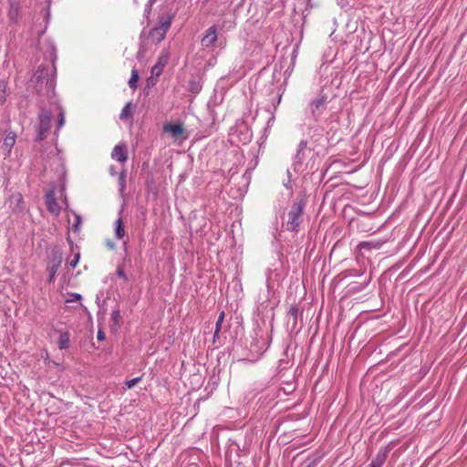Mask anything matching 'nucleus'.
Here are the masks:
<instances>
[{"label":"nucleus","instance_id":"obj_43","mask_svg":"<svg viewBox=\"0 0 467 467\" xmlns=\"http://www.w3.org/2000/svg\"><path fill=\"white\" fill-rule=\"evenodd\" d=\"M280 101H281V95H278V97H277V99H276V102H275V103H274V105H273V106H274V110H275V109H276V108H277V106L279 105Z\"/></svg>","mask_w":467,"mask_h":467},{"label":"nucleus","instance_id":"obj_30","mask_svg":"<svg viewBox=\"0 0 467 467\" xmlns=\"http://www.w3.org/2000/svg\"><path fill=\"white\" fill-rule=\"evenodd\" d=\"M225 314L223 311L220 312L216 323H215V328H217V331H221L223 323L224 321Z\"/></svg>","mask_w":467,"mask_h":467},{"label":"nucleus","instance_id":"obj_48","mask_svg":"<svg viewBox=\"0 0 467 467\" xmlns=\"http://www.w3.org/2000/svg\"><path fill=\"white\" fill-rule=\"evenodd\" d=\"M263 393H265V395H269L270 390L268 389H264Z\"/></svg>","mask_w":467,"mask_h":467},{"label":"nucleus","instance_id":"obj_17","mask_svg":"<svg viewBox=\"0 0 467 467\" xmlns=\"http://www.w3.org/2000/svg\"><path fill=\"white\" fill-rule=\"evenodd\" d=\"M16 134L14 131H9L6 133L4 141H3V149L6 150L8 153L13 149L16 143Z\"/></svg>","mask_w":467,"mask_h":467},{"label":"nucleus","instance_id":"obj_6","mask_svg":"<svg viewBox=\"0 0 467 467\" xmlns=\"http://www.w3.org/2000/svg\"><path fill=\"white\" fill-rule=\"evenodd\" d=\"M310 150H311L307 147V140H302L293 157L292 168L294 171L300 172L302 171L304 161L306 159L307 153H309Z\"/></svg>","mask_w":467,"mask_h":467},{"label":"nucleus","instance_id":"obj_22","mask_svg":"<svg viewBox=\"0 0 467 467\" xmlns=\"http://www.w3.org/2000/svg\"><path fill=\"white\" fill-rule=\"evenodd\" d=\"M170 58V52L168 49H163L160 56L158 57L157 63H159V66L165 67L169 61Z\"/></svg>","mask_w":467,"mask_h":467},{"label":"nucleus","instance_id":"obj_50","mask_svg":"<svg viewBox=\"0 0 467 467\" xmlns=\"http://www.w3.org/2000/svg\"><path fill=\"white\" fill-rule=\"evenodd\" d=\"M137 2H138V0H134V3H135V4H138Z\"/></svg>","mask_w":467,"mask_h":467},{"label":"nucleus","instance_id":"obj_37","mask_svg":"<svg viewBox=\"0 0 467 467\" xmlns=\"http://www.w3.org/2000/svg\"><path fill=\"white\" fill-rule=\"evenodd\" d=\"M116 274L118 276L121 277L125 282L129 280L127 275L125 274L124 270L121 267H118Z\"/></svg>","mask_w":467,"mask_h":467},{"label":"nucleus","instance_id":"obj_9","mask_svg":"<svg viewBox=\"0 0 467 467\" xmlns=\"http://www.w3.org/2000/svg\"><path fill=\"white\" fill-rule=\"evenodd\" d=\"M287 326L291 327L292 330L301 327L303 319V310L297 305H291L289 306Z\"/></svg>","mask_w":467,"mask_h":467},{"label":"nucleus","instance_id":"obj_26","mask_svg":"<svg viewBox=\"0 0 467 467\" xmlns=\"http://www.w3.org/2000/svg\"><path fill=\"white\" fill-rule=\"evenodd\" d=\"M213 344L215 346V348H218L223 344V340L220 337V331H217V328H214Z\"/></svg>","mask_w":467,"mask_h":467},{"label":"nucleus","instance_id":"obj_5","mask_svg":"<svg viewBox=\"0 0 467 467\" xmlns=\"http://www.w3.org/2000/svg\"><path fill=\"white\" fill-rule=\"evenodd\" d=\"M53 113L51 110L47 109L43 107H40L39 112L37 115V128H36V141H42L47 138V133L50 130L51 128V119H52Z\"/></svg>","mask_w":467,"mask_h":467},{"label":"nucleus","instance_id":"obj_19","mask_svg":"<svg viewBox=\"0 0 467 467\" xmlns=\"http://www.w3.org/2000/svg\"><path fill=\"white\" fill-rule=\"evenodd\" d=\"M370 278H368L366 282L362 284H358L357 282H352L348 285V291L351 293H358L363 291L369 284Z\"/></svg>","mask_w":467,"mask_h":467},{"label":"nucleus","instance_id":"obj_39","mask_svg":"<svg viewBox=\"0 0 467 467\" xmlns=\"http://www.w3.org/2000/svg\"><path fill=\"white\" fill-rule=\"evenodd\" d=\"M190 90H191V92L197 93V92L200 91V88H199L198 85L194 81H192L191 82Z\"/></svg>","mask_w":467,"mask_h":467},{"label":"nucleus","instance_id":"obj_45","mask_svg":"<svg viewBox=\"0 0 467 467\" xmlns=\"http://www.w3.org/2000/svg\"><path fill=\"white\" fill-rule=\"evenodd\" d=\"M145 36H146V31H145V29H143L141 31V33H140V38L141 41H142L143 37H145Z\"/></svg>","mask_w":467,"mask_h":467},{"label":"nucleus","instance_id":"obj_29","mask_svg":"<svg viewBox=\"0 0 467 467\" xmlns=\"http://www.w3.org/2000/svg\"><path fill=\"white\" fill-rule=\"evenodd\" d=\"M119 190L121 192L124 191V189L126 187V173H125V171H122L119 174Z\"/></svg>","mask_w":467,"mask_h":467},{"label":"nucleus","instance_id":"obj_4","mask_svg":"<svg viewBox=\"0 0 467 467\" xmlns=\"http://www.w3.org/2000/svg\"><path fill=\"white\" fill-rule=\"evenodd\" d=\"M328 102L329 99L327 94L321 91L317 98L312 99L308 102L306 113L309 114L314 121L317 122L327 109Z\"/></svg>","mask_w":467,"mask_h":467},{"label":"nucleus","instance_id":"obj_21","mask_svg":"<svg viewBox=\"0 0 467 467\" xmlns=\"http://www.w3.org/2000/svg\"><path fill=\"white\" fill-rule=\"evenodd\" d=\"M139 72L136 68H133L131 71V76L129 79V86L132 89H136L138 87V81H139Z\"/></svg>","mask_w":467,"mask_h":467},{"label":"nucleus","instance_id":"obj_27","mask_svg":"<svg viewBox=\"0 0 467 467\" xmlns=\"http://www.w3.org/2000/svg\"><path fill=\"white\" fill-rule=\"evenodd\" d=\"M64 124H65V112L61 108H59L57 126V130L55 131V134H57V132L63 127Z\"/></svg>","mask_w":467,"mask_h":467},{"label":"nucleus","instance_id":"obj_16","mask_svg":"<svg viewBox=\"0 0 467 467\" xmlns=\"http://www.w3.org/2000/svg\"><path fill=\"white\" fill-rule=\"evenodd\" d=\"M163 130L175 139L182 135L184 131L183 126L179 123H166L163 126Z\"/></svg>","mask_w":467,"mask_h":467},{"label":"nucleus","instance_id":"obj_49","mask_svg":"<svg viewBox=\"0 0 467 467\" xmlns=\"http://www.w3.org/2000/svg\"><path fill=\"white\" fill-rule=\"evenodd\" d=\"M306 467H313L312 464L307 465Z\"/></svg>","mask_w":467,"mask_h":467},{"label":"nucleus","instance_id":"obj_31","mask_svg":"<svg viewBox=\"0 0 467 467\" xmlns=\"http://www.w3.org/2000/svg\"><path fill=\"white\" fill-rule=\"evenodd\" d=\"M142 379L141 377H136L134 379H131L130 380H127L125 382V386L127 387V389H132L136 384H138L139 382H140Z\"/></svg>","mask_w":467,"mask_h":467},{"label":"nucleus","instance_id":"obj_24","mask_svg":"<svg viewBox=\"0 0 467 467\" xmlns=\"http://www.w3.org/2000/svg\"><path fill=\"white\" fill-rule=\"evenodd\" d=\"M130 106H131V103L129 102L127 103L124 108L122 109L120 114H119V119H126L127 118H130L131 117V112H130Z\"/></svg>","mask_w":467,"mask_h":467},{"label":"nucleus","instance_id":"obj_32","mask_svg":"<svg viewBox=\"0 0 467 467\" xmlns=\"http://www.w3.org/2000/svg\"><path fill=\"white\" fill-rule=\"evenodd\" d=\"M79 299H81L80 294L71 293V294H69L68 298L66 300V302L70 303V302H75Z\"/></svg>","mask_w":467,"mask_h":467},{"label":"nucleus","instance_id":"obj_18","mask_svg":"<svg viewBox=\"0 0 467 467\" xmlns=\"http://www.w3.org/2000/svg\"><path fill=\"white\" fill-rule=\"evenodd\" d=\"M57 346L59 349H67L70 347V334L68 331L60 332Z\"/></svg>","mask_w":467,"mask_h":467},{"label":"nucleus","instance_id":"obj_41","mask_svg":"<svg viewBox=\"0 0 467 467\" xmlns=\"http://www.w3.org/2000/svg\"><path fill=\"white\" fill-rule=\"evenodd\" d=\"M6 101V92L2 93L0 92V105H4Z\"/></svg>","mask_w":467,"mask_h":467},{"label":"nucleus","instance_id":"obj_33","mask_svg":"<svg viewBox=\"0 0 467 467\" xmlns=\"http://www.w3.org/2000/svg\"><path fill=\"white\" fill-rule=\"evenodd\" d=\"M120 318V311L119 309H115L111 312V320L114 323H118Z\"/></svg>","mask_w":467,"mask_h":467},{"label":"nucleus","instance_id":"obj_44","mask_svg":"<svg viewBox=\"0 0 467 467\" xmlns=\"http://www.w3.org/2000/svg\"><path fill=\"white\" fill-rule=\"evenodd\" d=\"M275 121V115L272 113V116L269 118V119L267 120V126H271Z\"/></svg>","mask_w":467,"mask_h":467},{"label":"nucleus","instance_id":"obj_12","mask_svg":"<svg viewBox=\"0 0 467 467\" xmlns=\"http://www.w3.org/2000/svg\"><path fill=\"white\" fill-rule=\"evenodd\" d=\"M218 39L217 28L215 26H210L202 38V46L204 47H212L215 45Z\"/></svg>","mask_w":467,"mask_h":467},{"label":"nucleus","instance_id":"obj_7","mask_svg":"<svg viewBox=\"0 0 467 467\" xmlns=\"http://www.w3.org/2000/svg\"><path fill=\"white\" fill-rule=\"evenodd\" d=\"M62 263V253L57 249H53L47 262L48 283L55 281L57 270Z\"/></svg>","mask_w":467,"mask_h":467},{"label":"nucleus","instance_id":"obj_28","mask_svg":"<svg viewBox=\"0 0 467 467\" xmlns=\"http://www.w3.org/2000/svg\"><path fill=\"white\" fill-rule=\"evenodd\" d=\"M156 1L157 0H148L147 4L145 5L143 16L147 20H149L151 12V7Z\"/></svg>","mask_w":467,"mask_h":467},{"label":"nucleus","instance_id":"obj_47","mask_svg":"<svg viewBox=\"0 0 467 467\" xmlns=\"http://www.w3.org/2000/svg\"><path fill=\"white\" fill-rule=\"evenodd\" d=\"M244 179L248 182L249 178H250V174H248V172L246 171L244 175Z\"/></svg>","mask_w":467,"mask_h":467},{"label":"nucleus","instance_id":"obj_40","mask_svg":"<svg viewBox=\"0 0 467 467\" xmlns=\"http://www.w3.org/2000/svg\"><path fill=\"white\" fill-rule=\"evenodd\" d=\"M336 2L341 8H344L348 5V0H336Z\"/></svg>","mask_w":467,"mask_h":467},{"label":"nucleus","instance_id":"obj_3","mask_svg":"<svg viewBox=\"0 0 467 467\" xmlns=\"http://www.w3.org/2000/svg\"><path fill=\"white\" fill-rule=\"evenodd\" d=\"M173 18V14L160 16L157 25L149 30L147 38L154 44L161 43L165 38L166 34L171 26Z\"/></svg>","mask_w":467,"mask_h":467},{"label":"nucleus","instance_id":"obj_36","mask_svg":"<svg viewBox=\"0 0 467 467\" xmlns=\"http://www.w3.org/2000/svg\"><path fill=\"white\" fill-rule=\"evenodd\" d=\"M79 257H80L79 254H76L74 255V258L68 263V265L71 268H75L77 266V265L79 261Z\"/></svg>","mask_w":467,"mask_h":467},{"label":"nucleus","instance_id":"obj_14","mask_svg":"<svg viewBox=\"0 0 467 467\" xmlns=\"http://www.w3.org/2000/svg\"><path fill=\"white\" fill-rule=\"evenodd\" d=\"M8 12L7 16L12 23H17L20 18V3L19 0H8Z\"/></svg>","mask_w":467,"mask_h":467},{"label":"nucleus","instance_id":"obj_46","mask_svg":"<svg viewBox=\"0 0 467 467\" xmlns=\"http://www.w3.org/2000/svg\"><path fill=\"white\" fill-rule=\"evenodd\" d=\"M109 172H110L111 175H115L116 174V171H115V168L113 166H111L109 168Z\"/></svg>","mask_w":467,"mask_h":467},{"label":"nucleus","instance_id":"obj_20","mask_svg":"<svg viewBox=\"0 0 467 467\" xmlns=\"http://www.w3.org/2000/svg\"><path fill=\"white\" fill-rule=\"evenodd\" d=\"M115 235L118 239H121L125 235L124 225L121 218L116 221Z\"/></svg>","mask_w":467,"mask_h":467},{"label":"nucleus","instance_id":"obj_34","mask_svg":"<svg viewBox=\"0 0 467 467\" xmlns=\"http://www.w3.org/2000/svg\"><path fill=\"white\" fill-rule=\"evenodd\" d=\"M162 69H163V67H161L159 66V63H156L152 68H151V73L156 75V76H159L161 74L162 72Z\"/></svg>","mask_w":467,"mask_h":467},{"label":"nucleus","instance_id":"obj_38","mask_svg":"<svg viewBox=\"0 0 467 467\" xmlns=\"http://www.w3.org/2000/svg\"><path fill=\"white\" fill-rule=\"evenodd\" d=\"M7 89V82L5 80L0 79V92L5 93Z\"/></svg>","mask_w":467,"mask_h":467},{"label":"nucleus","instance_id":"obj_23","mask_svg":"<svg viewBox=\"0 0 467 467\" xmlns=\"http://www.w3.org/2000/svg\"><path fill=\"white\" fill-rule=\"evenodd\" d=\"M145 184L148 192H156V186L151 173L147 176Z\"/></svg>","mask_w":467,"mask_h":467},{"label":"nucleus","instance_id":"obj_1","mask_svg":"<svg viewBox=\"0 0 467 467\" xmlns=\"http://www.w3.org/2000/svg\"><path fill=\"white\" fill-rule=\"evenodd\" d=\"M44 48L45 58L49 59L50 66H38L33 76V80L36 81V84H43L45 82L48 88H53L55 86V78L57 71L55 64L57 58V48L55 47V44L51 40H47L44 43Z\"/></svg>","mask_w":467,"mask_h":467},{"label":"nucleus","instance_id":"obj_8","mask_svg":"<svg viewBox=\"0 0 467 467\" xmlns=\"http://www.w3.org/2000/svg\"><path fill=\"white\" fill-rule=\"evenodd\" d=\"M271 343L270 336L266 334H256L255 338L250 345V350L261 356L269 348Z\"/></svg>","mask_w":467,"mask_h":467},{"label":"nucleus","instance_id":"obj_25","mask_svg":"<svg viewBox=\"0 0 467 467\" xmlns=\"http://www.w3.org/2000/svg\"><path fill=\"white\" fill-rule=\"evenodd\" d=\"M74 216H75V222L73 223L72 230L75 233H78L80 231L82 218L78 213H74Z\"/></svg>","mask_w":467,"mask_h":467},{"label":"nucleus","instance_id":"obj_15","mask_svg":"<svg viewBox=\"0 0 467 467\" xmlns=\"http://www.w3.org/2000/svg\"><path fill=\"white\" fill-rule=\"evenodd\" d=\"M111 158L119 162H125L128 159V150L125 144H118L111 152Z\"/></svg>","mask_w":467,"mask_h":467},{"label":"nucleus","instance_id":"obj_42","mask_svg":"<svg viewBox=\"0 0 467 467\" xmlns=\"http://www.w3.org/2000/svg\"><path fill=\"white\" fill-rule=\"evenodd\" d=\"M97 338H98L99 340H104V339H105V334H104V332H103V331H101V330H99V331H98V334H97Z\"/></svg>","mask_w":467,"mask_h":467},{"label":"nucleus","instance_id":"obj_11","mask_svg":"<svg viewBox=\"0 0 467 467\" xmlns=\"http://www.w3.org/2000/svg\"><path fill=\"white\" fill-rule=\"evenodd\" d=\"M45 202H46L47 209L50 213L55 214V215L59 214L61 209H60L59 204L57 202L54 190H50L47 192V194L45 196Z\"/></svg>","mask_w":467,"mask_h":467},{"label":"nucleus","instance_id":"obj_13","mask_svg":"<svg viewBox=\"0 0 467 467\" xmlns=\"http://www.w3.org/2000/svg\"><path fill=\"white\" fill-rule=\"evenodd\" d=\"M390 451L389 446L381 447L376 456L372 459L369 466L370 467H382L388 458V454Z\"/></svg>","mask_w":467,"mask_h":467},{"label":"nucleus","instance_id":"obj_10","mask_svg":"<svg viewBox=\"0 0 467 467\" xmlns=\"http://www.w3.org/2000/svg\"><path fill=\"white\" fill-rule=\"evenodd\" d=\"M7 203L15 213H21L26 210L23 195L18 192L10 194Z\"/></svg>","mask_w":467,"mask_h":467},{"label":"nucleus","instance_id":"obj_35","mask_svg":"<svg viewBox=\"0 0 467 467\" xmlns=\"http://www.w3.org/2000/svg\"><path fill=\"white\" fill-rule=\"evenodd\" d=\"M286 174H287V182H284V186L286 189H291L292 188V181H291L292 175H291V171L289 169L286 171Z\"/></svg>","mask_w":467,"mask_h":467},{"label":"nucleus","instance_id":"obj_2","mask_svg":"<svg viewBox=\"0 0 467 467\" xmlns=\"http://www.w3.org/2000/svg\"><path fill=\"white\" fill-rule=\"evenodd\" d=\"M306 207V201L304 199H297L293 202L289 211L286 214V221L285 223V229L289 232L298 233L300 224L303 222V214Z\"/></svg>","mask_w":467,"mask_h":467}]
</instances>
